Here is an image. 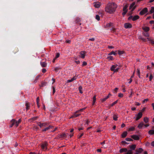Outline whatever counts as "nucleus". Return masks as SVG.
I'll list each match as a JSON object with an SVG mask.
<instances>
[{
  "instance_id": "52",
  "label": "nucleus",
  "mask_w": 154,
  "mask_h": 154,
  "mask_svg": "<svg viewBox=\"0 0 154 154\" xmlns=\"http://www.w3.org/2000/svg\"><path fill=\"white\" fill-rule=\"evenodd\" d=\"M139 38L140 39H141V40H142L144 41H146V39L144 38H143L142 37H141V36H140Z\"/></svg>"
},
{
  "instance_id": "35",
  "label": "nucleus",
  "mask_w": 154,
  "mask_h": 154,
  "mask_svg": "<svg viewBox=\"0 0 154 154\" xmlns=\"http://www.w3.org/2000/svg\"><path fill=\"white\" fill-rule=\"evenodd\" d=\"M117 54L115 52L113 51H112L111 52H110L109 54L108 55H111L112 54H113L114 55H116Z\"/></svg>"
},
{
  "instance_id": "1",
  "label": "nucleus",
  "mask_w": 154,
  "mask_h": 154,
  "mask_svg": "<svg viewBox=\"0 0 154 154\" xmlns=\"http://www.w3.org/2000/svg\"><path fill=\"white\" fill-rule=\"evenodd\" d=\"M117 5L114 2L109 3L107 5L105 8V11L109 14L113 13L116 11Z\"/></svg>"
},
{
  "instance_id": "25",
  "label": "nucleus",
  "mask_w": 154,
  "mask_h": 154,
  "mask_svg": "<svg viewBox=\"0 0 154 154\" xmlns=\"http://www.w3.org/2000/svg\"><path fill=\"white\" fill-rule=\"evenodd\" d=\"M142 34L143 35L146 37H149V33L148 32H143Z\"/></svg>"
},
{
  "instance_id": "21",
  "label": "nucleus",
  "mask_w": 154,
  "mask_h": 154,
  "mask_svg": "<svg viewBox=\"0 0 154 154\" xmlns=\"http://www.w3.org/2000/svg\"><path fill=\"white\" fill-rule=\"evenodd\" d=\"M25 106H26V109L27 110L29 109L30 107V104L28 102H26V103Z\"/></svg>"
},
{
  "instance_id": "19",
  "label": "nucleus",
  "mask_w": 154,
  "mask_h": 154,
  "mask_svg": "<svg viewBox=\"0 0 154 154\" xmlns=\"http://www.w3.org/2000/svg\"><path fill=\"white\" fill-rule=\"evenodd\" d=\"M128 151V149L127 148H122L121 149L119 150V152L120 153H122L123 152H126Z\"/></svg>"
},
{
  "instance_id": "24",
  "label": "nucleus",
  "mask_w": 154,
  "mask_h": 154,
  "mask_svg": "<svg viewBox=\"0 0 154 154\" xmlns=\"http://www.w3.org/2000/svg\"><path fill=\"white\" fill-rule=\"evenodd\" d=\"M143 151V149L142 148H139L136 150V151L138 153H141Z\"/></svg>"
},
{
  "instance_id": "45",
  "label": "nucleus",
  "mask_w": 154,
  "mask_h": 154,
  "mask_svg": "<svg viewBox=\"0 0 154 154\" xmlns=\"http://www.w3.org/2000/svg\"><path fill=\"white\" fill-rule=\"evenodd\" d=\"M153 78V76L151 74L149 76V81H151L152 79Z\"/></svg>"
},
{
  "instance_id": "34",
  "label": "nucleus",
  "mask_w": 154,
  "mask_h": 154,
  "mask_svg": "<svg viewBox=\"0 0 154 154\" xmlns=\"http://www.w3.org/2000/svg\"><path fill=\"white\" fill-rule=\"evenodd\" d=\"M79 91L80 93L81 94H82L83 92H82V87L81 86H80L79 87Z\"/></svg>"
},
{
  "instance_id": "5",
  "label": "nucleus",
  "mask_w": 154,
  "mask_h": 154,
  "mask_svg": "<svg viewBox=\"0 0 154 154\" xmlns=\"http://www.w3.org/2000/svg\"><path fill=\"white\" fill-rule=\"evenodd\" d=\"M135 2H133L130 5L129 8V9H132V8H133L131 10L132 11H133L135 8L136 7V6H134L135 5Z\"/></svg>"
},
{
  "instance_id": "54",
  "label": "nucleus",
  "mask_w": 154,
  "mask_h": 154,
  "mask_svg": "<svg viewBox=\"0 0 154 154\" xmlns=\"http://www.w3.org/2000/svg\"><path fill=\"white\" fill-rule=\"evenodd\" d=\"M48 130H49L48 128V127H47L44 129H42V131H46Z\"/></svg>"
},
{
  "instance_id": "17",
  "label": "nucleus",
  "mask_w": 154,
  "mask_h": 154,
  "mask_svg": "<svg viewBox=\"0 0 154 154\" xmlns=\"http://www.w3.org/2000/svg\"><path fill=\"white\" fill-rule=\"evenodd\" d=\"M139 18H140V17L138 15H136L134 17L133 16L132 20L134 21H135V20H137L139 19Z\"/></svg>"
},
{
  "instance_id": "30",
  "label": "nucleus",
  "mask_w": 154,
  "mask_h": 154,
  "mask_svg": "<svg viewBox=\"0 0 154 154\" xmlns=\"http://www.w3.org/2000/svg\"><path fill=\"white\" fill-rule=\"evenodd\" d=\"M150 14H152L154 13V7H152L151 8L150 10Z\"/></svg>"
},
{
  "instance_id": "44",
  "label": "nucleus",
  "mask_w": 154,
  "mask_h": 154,
  "mask_svg": "<svg viewBox=\"0 0 154 154\" xmlns=\"http://www.w3.org/2000/svg\"><path fill=\"white\" fill-rule=\"evenodd\" d=\"M127 141H130L133 140H132L131 138H127L125 139Z\"/></svg>"
},
{
  "instance_id": "20",
  "label": "nucleus",
  "mask_w": 154,
  "mask_h": 154,
  "mask_svg": "<svg viewBox=\"0 0 154 154\" xmlns=\"http://www.w3.org/2000/svg\"><path fill=\"white\" fill-rule=\"evenodd\" d=\"M128 7V5H127V4L123 8V11L127 12V11H128L127 8Z\"/></svg>"
},
{
  "instance_id": "16",
  "label": "nucleus",
  "mask_w": 154,
  "mask_h": 154,
  "mask_svg": "<svg viewBox=\"0 0 154 154\" xmlns=\"http://www.w3.org/2000/svg\"><path fill=\"white\" fill-rule=\"evenodd\" d=\"M40 64L41 66L44 67H46L47 65V63L45 62H41Z\"/></svg>"
},
{
  "instance_id": "40",
  "label": "nucleus",
  "mask_w": 154,
  "mask_h": 154,
  "mask_svg": "<svg viewBox=\"0 0 154 154\" xmlns=\"http://www.w3.org/2000/svg\"><path fill=\"white\" fill-rule=\"evenodd\" d=\"M95 18L97 20H100V17L98 15H97L96 16Z\"/></svg>"
},
{
  "instance_id": "3",
  "label": "nucleus",
  "mask_w": 154,
  "mask_h": 154,
  "mask_svg": "<svg viewBox=\"0 0 154 154\" xmlns=\"http://www.w3.org/2000/svg\"><path fill=\"white\" fill-rule=\"evenodd\" d=\"M93 5L95 8H99L101 5V3L100 2H97L93 3Z\"/></svg>"
},
{
  "instance_id": "8",
  "label": "nucleus",
  "mask_w": 154,
  "mask_h": 154,
  "mask_svg": "<svg viewBox=\"0 0 154 154\" xmlns=\"http://www.w3.org/2000/svg\"><path fill=\"white\" fill-rule=\"evenodd\" d=\"M38 125L41 128L43 126L45 127L48 125V123L46 122L44 123H41V122H39L38 124Z\"/></svg>"
},
{
  "instance_id": "39",
  "label": "nucleus",
  "mask_w": 154,
  "mask_h": 154,
  "mask_svg": "<svg viewBox=\"0 0 154 154\" xmlns=\"http://www.w3.org/2000/svg\"><path fill=\"white\" fill-rule=\"evenodd\" d=\"M61 69V68H59L57 67H56L54 68V71H55L56 72H57L58 71V70L59 69Z\"/></svg>"
},
{
  "instance_id": "26",
  "label": "nucleus",
  "mask_w": 154,
  "mask_h": 154,
  "mask_svg": "<svg viewBox=\"0 0 154 154\" xmlns=\"http://www.w3.org/2000/svg\"><path fill=\"white\" fill-rule=\"evenodd\" d=\"M127 132H123V133L122 134V137L123 138H124V137H125L127 135Z\"/></svg>"
},
{
  "instance_id": "53",
  "label": "nucleus",
  "mask_w": 154,
  "mask_h": 154,
  "mask_svg": "<svg viewBox=\"0 0 154 154\" xmlns=\"http://www.w3.org/2000/svg\"><path fill=\"white\" fill-rule=\"evenodd\" d=\"M85 109V108H84V109H80V110H77V111H76V112H79L80 113V112H82V111H83V109Z\"/></svg>"
},
{
  "instance_id": "58",
  "label": "nucleus",
  "mask_w": 154,
  "mask_h": 154,
  "mask_svg": "<svg viewBox=\"0 0 154 154\" xmlns=\"http://www.w3.org/2000/svg\"><path fill=\"white\" fill-rule=\"evenodd\" d=\"M39 98L38 97L36 98V100H37V104H39Z\"/></svg>"
},
{
  "instance_id": "64",
  "label": "nucleus",
  "mask_w": 154,
  "mask_h": 154,
  "mask_svg": "<svg viewBox=\"0 0 154 154\" xmlns=\"http://www.w3.org/2000/svg\"><path fill=\"white\" fill-rule=\"evenodd\" d=\"M149 23L150 24L154 23V20H151L149 21Z\"/></svg>"
},
{
  "instance_id": "6",
  "label": "nucleus",
  "mask_w": 154,
  "mask_h": 154,
  "mask_svg": "<svg viewBox=\"0 0 154 154\" xmlns=\"http://www.w3.org/2000/svg\"><path fill=\"white\" fill-rule=\"evenodd\" d=\"M47 143L45 142L41 145L42 148L44 150H45L47 149Z\"/></svg>"
},
{
  "instance_id": "15",
  "label": "nucleus",
  "mask_w": 154,
  "mask_h": 154,
  "mask_svg": "<svg viewBox=\"0 0 154 154\" xmlns=\"http://www.w3.org/2000/svg\"><path fill=\"white\" fill-rule=\"evenodd\" d=\"M15 120L14 119H12L10 122V127H12L14 125H15Z\"/></svg>"
},
{
  "instance_id": "23",
  "label": "nucleus",
  "mask_w": 154,
  "mask_h": 154,
  "mask_svg": "<svg viewBox=\"0 0 154 154\" xmlns=\"http://www.w3.org/2000/svg\"><path fill=\"white\" fill-rule=\"evenodd\" d=\"M110 95V94H109L106 97L103 98V99H101V100L102 101V102H103L105 101L109 97V96Z\"/></svg>"
},
{
  "instance_id": "37",
  "label": "nucleus",
  "mask_w": 154,
  "mask_h": 154,
  "mask_svg": "<svg viewBox=\"0 0 154 154\" xmlns=\"http://www.w3.org/2000/svg\"><path fill=\"white\" fill-rule=\"evenodd\" d=\"M80 21V19L79 18H76V20H75V22L76 23H79V22Z\"/></svg>"
},
{
  "instance_id": "38",
  "label": "nucleus",
  "mask_w": 154,
  "mask_h": 154,
  "mask_svg": "<svg viewBox=\"0 0 154 154\" xmlns=\"http://www.w3.org/2000/svg\"><path fill=\"white\" fill-rule=\"evenodd\" d=\"M66 137V134L65 133H63L61 135V137Z\"/></svg>"
},
{
  "instance_id": "4",
  "label": "nucleus",
  "mask_w": 154,
  "mask_h": 154,
  "mask_svg": "<svg viewBox=\"0 0 154 154\" xmlns=\"http://www.w3.org/2000/svg\"><path fill=\"white\" fill-rule=\"evenodd\" d=\"M86 53V52L84 51H81L80 52V57L82 59L84 58Z\"/></svg>"
},
{
  "instance_id": "50",
  "label": "nucleus",
  "mask_w": 154,
  "mask_h": 154,
  "mask_svg": "<svg viewBox=\"0 0 154 154\" xmlns=\"http://www.w3.org/2000/svg\"><path fill=\"white\" fill-rule=\"evenodd\" d=\"M107 58L108 59H109L111 60H113V57L112 56L108 57H107Z\"/></svg>"
},
{
  "instance_id": "7",
  "label": "nucleus",
  "mask_w": 154,
  "mask_h": 154,
  "mask_svg": "<svg viewBox=\"0 0 154 154\" xmlns=\"http://www.w3.org/2000/svg\"><path fill=\"white\" fill-rule=\"evenodd\" d=\"M132 27V26L131 24L129 23H126L125 24V27L126 28H131Z\"/></svg>"
},
{
  "instance_id": "63",
  "label": "nucleus",
  "mask_w": 154,
  "mask_h": 154,
  "mask_svg": "<svg viewBox=\"0 0 154 154\" xmlns=\"http://www.w3.org/2000/svg\"><path fill=\"white\" fill-rule=\"evenodd\" d=\"M72 81H73V80L72 79L70 80H67V82H70Z\"/></svg>"
},
{
  "instance_id": "32",
  "label": "nucleus",
  "mask_w": 154,
  "mask_h": 154,
  "mask_svg": "<svg viewBox=\"0 0 154 154\" xmlns=\"http://www.w3.org/2000/svg\"><path fill=\"white\" fill-rule=\"evenodd\" d=\"M143 120L145 122L147 123L149 122V119L146 117H145L144 118Z\"/></svg>"
},
{
  "instance_id": "18",
  "label": "nucleus",
  "mask_w": 154,
  "mask_h": 154,
  "mask_svg": "<svg viewBox=\"0 0 154 154\" xmlns=\"http://www.w3.org/2000/svg\"><path fill=\"white\" fill-rule=\"evenodd\" d=\"M117 66L118 65L117 64H115L112 66L111 68V70L112 71H114L115 69V68L117 67Z\"/></svg>"
},
{
  "instance_id": "11",
  "label": "nucleus",
  "mask_w": 154,
  "mask_h": 154,
  "mask_svg": "<svg viewBox=\"0 0 154 154\" xmlns=\"http://www.w3.org/2000/svg\"><path fill=\"white\" fill-rule=\"evenodd\" d=\"M113 23H110L106 24L105 27L106 28H112L113 27Z\"/></svg>"
},
{
  "instance_id": "12",
  "label": "nucleus",
  "mask_w": 154,
  "mask_h": 154,
  "mask_svg": "<svg viewBox=\"0 0 154 154\" xmlns=\"http://www.w3.org/2000/svg\"><path fill=\"white\" fill-rule=\"evenodd\" d=\"M142 29L145 32H147L149 30V28L148 26H144L142 28Z\"/></svg>"
},
{
  "instance_id": "57",
  "label": "nucleus",
  "mask_w": 154,
  "mask_h": 154,
  "mask_svg": "<svg viewBox=\"0 0 154 154\" xmlns=\"http://www.w3.org/2000/svg\"><path fill=\"white\" fill-rule=\"evenodd\" d=\"M87 63L86 62H85V61L83 62V64H82V65L83 66H86L87 65Z\"/></svg>"
},
{
  "instance_id": "60",
  "label": "nucleus",
  "mask_w": 154,
  "mask_h": 154,
  "mask_svg": "<svg viewBox=\"0 0 154 154\" xmlns=\"http://www.w3.org/2000/svg\"><path fill=\"white\" fill-rule=\"evenodd\" d=\"M151 146H154V141L151 143Z\"/></svg>"
},
{
  "instance_id": "33",
  "label": "nucleus",
  "mask_w": 154,
  "mask_h": 154,
  "mask_svg": "<svg viewBox=\"0 0 154 154\" xmlns=\"http://www.w3.org/2000/svg\"><path fill=\"white\" fill-rule=\"evenodd\" d=\"M137 75H138L139 78H140V71L139 69H137Z\"/></svg>"
},
{
  "instance_id": "29",
  "label": "nucleus",
  "mask_w": 154,
  "mask_h": 154,
  "mask_svg": "<svg viewBox=\"0 0 154 154\" xmlns=\"http://www.w3.org/2000/svg\"><path fill=\"white\" fill-rule=\"evenodd\" d=\"M129 146L130 149L133 150H134L136 148V146L135 145H133L131 146L130 145Z\"/></svg>"
},
{
  "instance_id": "2",
  "label": "nucleus",
  "mask_w": 154,
  "mask_h": 154,
  "mask_svg": "<svg viewBox=\"0 0 154 154\" xmlns=\"http://www.w3.org/2000/svg\"><path fill=\"white\" fill-rule=\"evenodd\" d=\"M148 12V9L147 8H144L140 12L139 14L141 15H142L145 14Z\"/></svg>"
},
{
  "instance_id": "22",
  "label": "nucleus",
  "mask_w": 154,
  "mask_h": 154,
  "mask_svg": "<svg viewBox=\"0 0 154 154\" xmlns=\"http://www.w3.org/2000/svg\"><path fill=\"white\" fill-rule=\"evenodd\" d=\"M143 125H144V124H143V122H141L139 124V125H138L137 127L141 129L142 128Z\"/></svg>"
},
{
  "instance_id": "55",
  "label": "nucleus",
  "mask_w": 154,
  "mask_h": 154,
  "mask_svg": "<svg viewBox=\"0 0 154 154\" xmlns=\"http://www.w3.org/2000/svg\"><path fill=\"white\" fill-rule=\"evenodd\" d=\"M47 70L45 69H43L42 70V72L43 73H45L46 72Z\"/></svg>"
},
{
  "instance_id": "13",
  "label": "nucleus",
  "mask_w": 154,
  "mask_h": 154,
  "mask_svg": "<svg viewBox=\"0 0 154 154\" xmlns=\"http://www.w3.org/2000/svg\"><path fill=\"white\" fill-rule=\"evenodd\" d=\"M21 119H19L18 121H17L15 120V125L16 126V127H17L19 125V124L21 122Z\"/></svg>"
},
{
  "instance_id": "59",
  "label": "nucleus",
  "mask_w": 154,
  "mask_h": 154,
  "mask_svg": "<svg viewBox=\"0 0 154 154\" xmlns=\"http://www.w3.org/2000/svg\"><path fill=\"white\" fill-rule=\"evenodd\" d=\"M55 88L54 87H53V94H54V93H55Z\"/></svg>"
},
{
  "instance_id": "46",
  "label": "nucleus",
  "mask_w": 154,
  "mask_h": 154,
  "mask_svg": "<svg viewBox=\"0 0 154 154\" xmlns=\"http://www.w3.org/2000/svg\"><path fill=\"white\" fill-rule=\"evenodd\" d=\"M135 130V128L134 127H131L129 128V130L130 131H134Z\"/></svg>"
},
{
  "instance_id": "14",
  "label": "nucleus",
  "mask_w": 154,
  "mask_h": 154,
  "mask_svg": "<svg viewBox=\"0 0 154 154\" xmlns=\"http://www.w3.org/2000/svg\"><path fill=\"white\" fill-rule=\"evenodd\" d=\"M131 137L135 140H138L139 139V137L137 135H133L131 136Z\"/></svg>"
},
{
  "instance_id": "28",
  "label": "nucleus",
  "mask_w": 154,
  "mask_h": 154,
  "mask_svg": "<svg viewBox=\"0 0 154 154\" xmlns=\"http://www.w3.org/2000/svg\"><path fill=\"white\" fill-rule=\"evenodd\" d=\"M148 133L150 135L154 134V130H149L148 132Z\"/></svg>"
},
{
  "instance_id": "10",
  "label": "nucleus",
  "mask_w": 154,
  "mask_h": 154,
  "mask_svg": "<svg viewBox=\"0 0 154 154\" xmlns=\"http://www.w3.org/2000/svg\"><path fill=\"white\" fill-rule=\"evenodd\" d=\"M73 115L74 116L71 117V118H75L76 117H77L81 115V114L79 112H76V111L74 113Z\"/></svg>"
},
{
  "instance_id": "42",
  "label": "nucleus",
  "mask_w": 154,
  "mask_h": 154,
  "mask_svg": "<svg viewBox=\"0 0 154 154\" xmlns=\"http://www.w3.org/2000/svg\"><path fill=\"white\" fill-rule=\"evenodd\" d=\"M47 84V82H42L41 83V87H43L45 86Z\"/></svg>"
},
{
  "instance_id": "61",
  "label": "nucleus",
  "mask_w": 154,
  "mask_h": 154,
  "mask_svg": "<svg viewBox=\"0 0 154 154\" xmlns=\"http://www.w3.org/2000/svg\"><path fill=\"white\" fill-rule=\"evenodd\" d=\"M132 18H133V16H130L128 18V20H130V19L132 20Z\"/></svg>"
},
{
  "instance_id": "36",
  "label": "nucleus",
  "mask_w": 154,
  "mask_h": 154,
  "mask_svg": "<svg viewBox=\"0 0 154 154\" xmlns=\"http://www.w3.org/2000/svg\"><path fill=\"white\" fill-rule=\"evenodd\" d=\"M132 150L131 149L127 151V152L126 153V154H132Z\"/></svg>"
},
{
  "instance_id": "47",
  "label": "nucleus",
  "mask_w": 154,
  "mask_h": 154,
  "mask_svg": "<svg viewBox=\"0 0 154 154\" xmlns=\"http://www.w3.org/2000/svg\"><path fill=\"white\" fill-rule=\"evenodd\" d=\"M118 117L116 115L113 116V119L114 120L116 121L117 120Z\"/></svg>"
},
{
  "instance_id": "41",
  "label": "nucleus",
  "mask_w": 154,
  "mask_h": 154,
  "mask_svg": "<svg viewBox=\"0 0 154 154\" xmlns=\"http://www.w3.org/2000/svg\"><path fill=\"white\" fill-rule=\"evenodd\" d=\"M96 100V96H94L93 97V105L94 104Z\"/></svg>"
},
{
  "instance_id": "49",
  "label": "nucleus",
  "mask_w": 154,
  "mask_h": 154,
  "mask_svg": "<svg viewBox=\"0 0 154 154\" xmlns=\"http://www.w3.org/2000/svg\"><path fill=\"white\" fill-rule=\"evenodd\" d=\"M117 102H118V100H117L116 101H115L111 105V106H113L116 103H117Z\"/></svg>"
},
{
  "instance_id": "62",
  "label": "nucleus",
  "mask_w": 154,
  "mask_h": 154,
  "mask_svg": "<svg viewBox=\"0 0 154 154\" xmlns=\"http://www.w3.org/2000/svg\"><path fill=\"white\" fill-rule=\"evenodd\" d=\"M94 40H95V39L94 38H90L89 39V40H90V41H94Z\"/></svg>"
},
{
  "instance_id": "31",
  "label": "nucleus",
  "mask_w": 154,
  "mask_h": 154,
  "mask_svg": "<svg viewBox=\"0 0 154 154\" xmlns=\"http://www.w3.org/2000/svg\"><path fill=\"white\" fill-rule=\"evenodd\" d=\"M19 51L18 49L17 48H15L13 51V52L14 54H16Z\"/></svg>"
},
{
  "instance_id": "56",
  "label": "nucleus",
  "mask_w": 154,
  "mask_h": 154,
  "mask_svg": "<svg viewBox=\"0 0 154 154\" xmlns=\"http://www.w3.org/2000/svg\"><path fill=\"white\" fill-rule=\"evenodd\" d=\"M119 69V68H117L114 71V72H117L118 71Z\"/></svg>"
},
{
  "instance_id": "9",
  "label": "nucleus",
  "mask_w": 154,
  "mask_h": 154,
  "mask_svg": "<svg viewBox=\"0 0 154 154\" xmlns=\"http://www.w3.org/2000/svg\"><path fill=\"white\" fill-rule=\"evenodd\" d=\"M142 113L141 112H140L137 115V117L136 118V120H138L142 116Z\"/></svg>"
},
{
  "instance_id": "43",
  "label": "nucleus",
  "mask_w": 154,
  "mask_h": 154,
  "mask_svg": "<svg viewBox=\"0 0 154 154\" xmlns=\"http://www.w3.org/2000/svg\"><path fill=\"white\" fill-rule=\"evenodd\" d=\"M124 53V52L123 51H118V54L119 55H121L122 54H123Z\"/></svg>"
},
{
  "instance_id": "51",
  "label": "nucleus",
  "mask_w": 154,
  "mask_h": 154,
  "mask_svg": "<svg viewBox=\"0 0 154 154\" xmlns=\"http://www.w3.org/2000/svg\"><path fill=\"white\" fill-rule=\"evenodd\" d=\"M118 96L120 97H122L123 96V94L122 93H120L118 95Z\"/></svg>"
},
{
  "instance_id": "27",
  "label": "nucleus",
  "mask_w": 154,
  "mask_h": 154,
  "mask_svg": "<svg viewBox=\"0 0 154 154\" xmlns=\"http://www.w3.org/2000/svg\"><path fill=\"white\" fill-rule=\"evenodd\" d=\"M40 77V75H38L36 76L35 78V80L34 81V82L35 83H36L37 82V80Z\"/></svg>"
},
{
  "instance_id": "48",
  "label": "nucleus",
  "mask_w": 154,
  "mask_h": 154,
  "mask_svg": "<svg viewBox=\"0 0 154 154\" xmlns=\"http://www.w3.org/2000/svg\"><path fill=\"white\" fill-rule=\"evenodd\" d=\"M60 54L59 53H56V57H55V58H57L59 57L60 56Z\"/></svg>"
}]
</instances>
